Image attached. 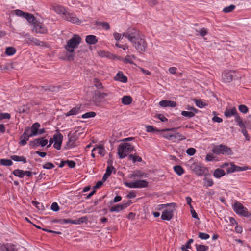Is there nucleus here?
Listing matches in <instances>:
<instances>
[{"label":"nucleus","instance_id":"f257e3e1","mask_svg":"<svg viewBox=\"0 0 251 251\" xmlns=\"http://www.w3.org/2000/svg\"><path fill=\"white\" fill-rule=\"evenodd\" d=\"M122 36L128 39L133 46L139 51L144 52L147 47V43L143 36L132 32L128 30L122 34Z\"/></svg>","mask_w":251,"mask_h":251},{"label":"nucleus","instance_id":"f03ea898","mask_svg":"<svg viewBox=\"0 0 251 251\" xmlns=\"http://www.w3.org/2000/svg\"><path fill=\"white\" fill-rule=\"evenodd\" d=\"M81 41V38L79 35L74 34L66 43L65 50L69 53H73L75 49L78 47Z\"/></svg>","mask_w":251,"mask_h":251},{"label":"nucleus","instance_id":"7ed1b4c3","mask_svg":"<svg viewBox=\"0 0 251 251\" xmlns=\"http://www.w3.org/2000/svg\"><path fill=\"white\" fill-rule=\"evenodd\" d=\"M134 150V147L127 143L120 144L117 149V153L120 158L126 157L129 153Z\"/></svg>","mask_w":251,"mask_h":251},{"label":"nucleus","instance_id":"20e7f679","mask_svg":"<svg viewBox=\"0 0 251 251\" xmlns=\"http://www.w3.org/2000/svg\"><path fill=\"white\" fill-rule=\"evenodd\" d=\"M160 206L162 208L166 207L167 206H170V208L163 211L161 218L163 220L169 221L171 219L173 216V212L176 210L175 203H172L167 204H161Z\"/></svg>","mask_w":251,"mask_h":251},{"label":"nucleus","instance_id":"39448f33","mask_svg":"<svg viewBox=\"0 0 251 251\" xmlns=\"http://www.w3.org/2000/svg\"><path fill=\"white\" fill-rule=\"evenodd\" d=\"M212 152L216 154L230 155L232 154L231 149L224 145H220L215 147Z\"/></svg>","mask_w":251,"mask_h":251},{"label":"nucleus","instance_id":"423d86ee","mask_svg":"<svg viewBox=\"0 0 251 251\" xmlns=\"http://www.w3.org/2000/svg\"><path fill=\"white\" fill-rule=\"evenodd\" d=\"M125 185L129 188H143L148 186V182L146 180H139L132 182H126Z\"/></svg>","mask_w":251,"mask_h":251},{"label":"nucleus","instance_id":"0eeeda50","mask_svg":"<svg viewBox=\"0 0 251 251\" xmlns=\"http://www.w3.org/2000/svg\"><path fill=\"white\" fill-rule=\"evenodd\" d=\"M233 208L234 211L238 215L246 217H249L250 215L247 208L239 202H235L234 203Z\"/></svg>","mask_w":251,"mask_h":251},{"label":"nucleus","instance_id":"6e6552de","mask_svg":"<svg viewBox=\"0 0 251 251\" xmlns=\"http://www.w3.org/2000/svg\"><path fill=\"white\" fill-rule=\"evenodd\" d=\"M33 31L36 33L41 34H45L48 32V29L45 25L38 21L33 25Z\"/></svg>","mask_w":251,"mask_h":251},{"label":"nucleus","instance_id":"1a4fd4ad","mask_svg":"<svg viewBox=\"0 0 251 251\" xmlns=\"http://www.w3.org/2000/svg\"><path fill=\"white\" fill-rule=\"evenodd\" d=\"M69 137L68 141L66 143L67 148H72L76 146V141L78 139L77 135V131H76L74 133H69L68 135Z\"/></svg>","mask_w":251,"mask_h":251},{"label":"nucleus","instance_id":"9d476101","mask_svg":"<svg viewBox=\"0 0 251 251\" xmlns=\"http://www.w3.org/2000/svg\"><path fill=\"white\" fill-rule=\"evenodd\" d=\"M235 74V72L232 71H224L222 75L223 81L225 83L231 82Z\"/></svg>","mask_w":251,"mask_h":251},{"label":"nucleus","instance_id":"9b49d317","mask_svg":"<svg viewBox=\"0 0 251 251\" xmlns=\"http://www.w3.org/2000/svg\"><path fill=\"white\" fill-rule=\"evenodd\" d=\"M64 19L75 24L80 25L81 23V21L75 14L68 12L66 14V16L64 17Z\"/></svg>","mask_w":251,"mask_h":251},{"label":"nucleus","instance_id":"f8f14e48","mask_svg":"<svg viewBox=\"0 0 251 251\" xmlns=\"http://www.w3.org/2000/svg\"><path fill=\"white\" fill-rule=\"evenodd\" d=\"M63 138V135L60 133L53 135V139H54L53 146L56 149L59 150L61 149Z\"/></svg>","mask_w":251,"mask_h":251},{"label":"nucleus","instance_id":"ddd939ff","mask_svg":"<svg viewBox=\"0 0 251 251\" xmlns=\"http://www.w3.org/2000/svg\"><path fill=\"white\" fill-rule=\"evenodd\" d=\"M131 204V202L130 201H129L126 203H124L122 204H117L116 206H112L110 209V212H118L126 208V207L129 206Z\"/></svg>","mask_w":251,"mask_h":251},{"label":"nucleus","instance_id":"4468645a","mask_svg":"<svg viewBox=\"0 0 251 251\" xmlns=\"http://www.w3.org/2000/svg\"><path fill=\"white\" fill-rule=\"evenodd\" d=\"M0 251H18L15 245L12 244L0 243Z\"/></svg>","mask_w":251,"mask_h":251},{"label":"nucleus","instance_id":"2eb2a0df","mask_svg":"<svg viewBox=\"0 0 251 251\" xmlns=\"http://www.w3.org/2000/svg\"><path fill=\"white\" fill-rule=\"evenodd\" d=\"M52 9L58 14L62 15V17L66 16V14L67 13L68 11L66 10L65 8L62 6L56 5L52 7Z\"/></svg>","mask_w":251,"mask_h":251},{"label":"nucleus","instance_id":"dca6fc26","mask_svg":"<svg viewBox=\"0 0 251 251\" xmlns=\"http://www.w3.org/2000/svg\"><path fill=\"white\" fill-rule=\"evenodd\" d=\"M194 172L198 176H202L205 174L207 171L206 168L201 165H196L193 169Z\"/></svg>","mask_w":251,"mask_h":251},{"label":"nucleus","instance_id":"f3484780","mask_svg":"<svg viewBox=\"0 0 251 251\" xmlns=\"http://www.w3.org/2000/svg\"><path fill=\"white\" fill-rule=\"evenodd\" d=\"M224 114L226 117H230L234 116L235 118L236 115H239L235 107L226 108Z\"/></svg>","mask_w":251,"mask_h":251},{"label":"nucleus","instance_id":"a211bd4d","mask_svg":"<svg viewBox=\"0 0 251 251\" xmlns=\"http://www.w3.org/2000/svg\"><path fill=\"white\" fill-rule=\"evenodd\" d=\"M111 93L110 92H101L99 91H97L95 92V96H94V99L96 100H101L104 99L105 97L110 96Z\"/></svg>","mask_w":251,"mask_h":251},{"label":"nucleus","instance_id":"6ab92c4d","mask_svg":"<svg viewBox=\"0 0 251 251\" xmlns=\"http://www.w3.org/2000/svg\"><path fill=\"white\" fill-rule=\"evenodd\" d=\"M159 105L163 107H175L176 103V102L171 100H163L159 102Z\"/></svg>","mask_w":251,"mask_h":251},{"label":"nucleus","instance_id":"aec40b11","mask_svg":"<svg viewBox=\"0 0 251 251\" xmlns=\"http://www.w3.org/2000/svg\"><path fill=\"white\" fill-rule=\"evenodd\" d=\"M136 59L135 55L127 54L125 58H122V61L125 63H129L134 64L133 60Z\"/></svg>","mask_w":251,"mask_h":251},{"label":"nucleus","instance_id":"412c9836","mask_svg":"<svg viewBox=\"0 0 251 251\" xmlns=\"http://www.w3.org/2000/svg\"><path fill=\"white\" fill-rule=\"evenodd\" d=\"M28 40L30 41L29 44H31L32 45L43 46L45 44V42L41 41L38 39L33 37L29 38Z\"/></svg>","mask_w":251,"mask_h":251},{"label":"nucleus","instance_id":"4be33fe9","mask_svg":"<svg viewBox=\"0 0 251 251\" xmlns=\"http://www.w3.org/2000/svg\"><path fill=\"white\" fill-rule=\"evenodd\" d=\"M86 42L89 45L95 44L98 42L96 36L93 35L86 36L85 38Z\"/></svg>","mask_w":251,"mask_h":251},{"label":"nucleus","instance_id":"5701e85b","mask_svg":"<svg viewBox=\"0 0 251 251\" xmlns=\"http://www.w3.org/2000/svg\"><path fill=\"white\" fill-rule=\"evenodd\" d=\"M115 79L123 83H126L127 81V78L124 75L122 72H119L116 76L115 77Z\"/></svg>","mask_w":251,"mask_h":251},{"label":"nucleus","instance_id":"b1692460","mask_svg":"<svg viewBox=\"0 0 251 251\" xmlns=\"http://www.w3.org/2000/svg\"><path fill=\"white\" fill-rule=\"evenodd\" d=\"M40 127V125L39 123L36 122L33 124L32 126L30 127L32 135L31 136H36L38 135V130Z\"/></svg>","mask_w":251,"mask_h":251},{"label":"nucleus","instance_id":"393cba45","mask_svg":"<svg viewBox=\"0 0 251 251\" xmlns=\"http://www.w3.org/2000/svg\"><path fill=\"white\" fill-rule=\"evenodd\" d=\"M80 111V106H75L70 110H69L68 112L65 114L66 116H70L73 115H75L79 113Z\"/></svg>","mask_w":251,"mask_h":251},{"label":"nucleus","instance_id":"a878e982","mask_svg":"<svg viewBox=\"0 0 251 251\" xmlns=\"http://www.w3.org/2000/svg\"><path fill=\"white\" fill-rule=\"evenodd\" d=\"M24 18L32 25L37 21L34 15L29 13L26 12Z\"/></svg>","mask_w":251,"mask_h":251},{"label":"nucleus","instance_id":"bb28decb","mask_svg":"<svg viewBox=\"0 0 251 251\" xmlns=\"http://www.w3.org/2000/svg\"><path fill=\"white\" fill-rule=\"evenodd\" d=\"M147 176V174L141 171H136L131 175L130 177L133 178H136V177H146Z\"/></svg>","mask_w":251,"mask_h":251},{"label":"nucleus","instance_id":"cd10ccee","mask_svg":"<svg viewBox=\"0 0 251 251\" xmlns=\"http://www.w3.org/2000/svg\"><path fill=\"white\" fill-rule=\"evenodd\" d=\"M235 121L241 129L246 128L245 122H243L239 115H236Z\"/></svg>","mask_w":251,"mask_h":251},{"label":"nucleus","instance_id":"c85d7f7f","mask_svg":"<svg viewBox=\"0 0 251 251\" xmlns=\"http://www.w3.org/2000/svg\"><path fill=\"white\" fill-rule=\"evenodd\" d=\"M95 25L97 26H101L102 28L105 30H108L110 28V25L107 22H102L100 21H96Z\"/></svg>","mask_w":251,"mask_h":251},{"label":"nucleus","instance_id":"c756f323","mask_svg":"<svg viewBox=\"0 0 251 251\" xmlns=\"http://www.w3.org/2000/svg\"><path fill=\"white\" fill-rule=\"evenodd\" d=\"M94 151H95L96 152L98 153L101 156L105 155V150L103 146L99 145L96 147L93 148Z\"/></svg>","mask_w":251,"mask_h":251},{"label":"nucleus","instance_id":"7c9ffc66","mask_svg":"<svg viewBox=\"0 0 251 251\" xmlns=\"http://www.w3.org/2000/svg\"><path fill=\"white\" fill-rule=\"evenodd\" d=\"M122 103L124 105H129L132 101V98L130 96H124L121 99Z\"/></svg>","mask_w":251,"mask_h":251},{"label":"nucleus","instance_id":"2f4dec72","mask_svg":"<svg viewBox=\"0 0 251 251\" xmlns=\"http://www.w3.org/2000/svg\"><path fill=\"white\" fill-rule=\"evenodd\" d=\"M54 222L59 223L60 224H62V225L65 224H68V223H71V224H76L75 221L74 220H72L70 219L55 220L54 221Z\"/></svg>","mask_w":251,"mask_h":251},{"label":"nucleus","instance_id":"473e14b6","mask_svg":"<svg viewBox=\"0 0 251 251\" xmlns=\"http://www.w3.org/2000/svg\"><path fill=\"white\" fill-rule=\"evenodd\" d=\"M10 158L13 160L17 162L21 161L23 162L24 163H25L27 162L25 157L23 156H20L18 155H12L11 156Z\"/></svg>","mask_w":251,"mask_h":251},{"label":"nucleus","instance_id":"72a5a7b5","mask_svg":"<svg viewBox=\"0 0 251 251\" xmlns=\"http://www.w3.org/2000/svg\"><path fill=\"white\" fill-rule=\"evenodd\" d=\"M225 175V171L221 169H217L215 170L213 173V176L216 178H220Z\"/></svg>","mask_w":251,"mask_h":251},{"label":"nucleus","instance_id":"f704fd0d","mask_svg":"<svg viewBox=\"0 0 251 251\" xmlns=\"http://www.w3.org/2000/svg\"><path fill=\"white\" fill-rule=\"evenodd\" d=\"M174 170L178 176H181L184 173V169L179 165L175 166L174 167Z\"/></svg>","mask_w":251,"mask_h":251},{"label":"nucleus","instance_id":"c9c22d12","mask_svg":"<svg viewBox=\"0 0 251 251\" xmlns=\"http://www.w3.org/2000/svg\"><path fill=\"white\" fill-rule=\"evenodd\" d=\"M108 163L109 164V165L107 167L106 172L105 174L109 176L111 175L113 171H114V173H115L116 170L114 168V167L109 163V161H108Z\"/></svg>","mask_w":251,"mask_h":251},{"label":"nucleus","instance_id":"e433bc0d","mask_svg":"<svg viewBox=\"0 0 251 251\" xmlns=\"http://www.w3.org/2000/svg\"><path fill=\"white\" fill-rule=\"evenodd\" d=\"M13 174L20 178H23L24 176V171L20 169H15L13 171Z\"/></svg>","mask_w":251,"mask_h":251},{"label":"nucleus","instance_id":"4c0bfd02","mask_svg":"<svg viewBox=\"0 0 251 251\" xmlns=\"http://www.w3.org/2000/svg\"><path fill=\"white\" fill-rule=\"evenodd\" d=\"M29 137H30L29 135H27L26 134L25 135V133H23V134L20 137V144L22 145H25L26 144L27 141L28 140Z\"/></svg>","mask_w":251,"mask_h":251},{"label":"nucleus","instance_id":"58836bf2","mask_svg":"<svg viewBox=\"0 0 251 251\" xmlns=\"http://www.w3.org/2000/svg\"><path fill=\"white\" fill-rule=\"evenodd\" d=\"M0 164L5 166H10L13 164V162L10 159H1L0 160Z\"/></svg>","mask_w":251,"mask_h":251},{"label":"nucleus","instance_id":"ea45409f","mask_svg":"<svg viewBox=\"0 0 251 251\" xmlns=\"http://www.w3.org/2000/svg\"><path fill=\"white\" fill-rule=\"evenodd\" d=\"M16 52V50L14 48L12 47H7L6 49L5 53L8 56H11L14 54Z\"/></svg>","mask_w":251,"mask_h":251},{"label":"nucleus","instance_id":"a19ab883","mask_svg":"<svg viewBox=\"0 0 251 251\" xmlns=\"http://www.w3.org/2000/svg\"><path fill=\"white\" fill-rule=\"evenodd\" d=\"M197 251H206L208 250V246L203 245H196Z\"/></svg>","mask_w":251,"mask_h":251},{"label":"nucleus","instance_id":"79ce46f5","mask_svg":"<svg viewBox=\"0 0 251 251\" xmlns=\"http://www.w3.org/2000/svg\"><path fill=\"white\" fill-rule=\"evenodd\" d=\"M194 102L196 105L199 108H203L206 105V104L201 100L194 99Z\"/></svg>","mask_w":251,"mask_h":251},{"label":"nucleus","instance_id":"37998d69","mask_svg":"<svg viewBox=\"0 0 251 251\" xmlns=\"http://www.w3.org/2000/svg\"><path fill=\"white\" fill-rule=\"evenodd\" d=\"M129 159L132 160L134 163L136 162H140L142 161V158L141 157L132 154H130L129 156Z\"/></svg>","mask_w":251,"mask_h":251},{"label":"nucleus","instance_id":"c03bdc74","mask_svg":"<svg viewBox=\"0 0 251 251\" xmlns=\"http://www.w3.org/2000/svg\"><path fill=\"white\" fill-rule=\"evenodd\" d=\"M96 114L94 112H87L82 115V118L83 119H87L91 117H94Z\"/></svg>","mask_w":251,"mask_h":251},{"label":"nucleus","instance_id":"a18cd8bd","mask_svg":"<svg viewBox=\"0 0 251 251\" xmlns=\"http://www.w3.org/2000/svg\"><path fill=\"white\" fill-rule=\"evenodd\" d=\"M181 115L188 118H192L195 116L194 112L186 111H182L181 112Z\"/></svg>","mask_w":251,"mask_h":251},{"label":"nucleus","instance_id":"49530a36","mask_svg":"<svg viewBox=\"0 0 251 251\" xmlns=\"http://www.w3.org/2000/svg\"><path fill=\"white\" fill-rule=\"evenodd\" d=\"M94 85L98 89H102L103 86L102 83L97 79H95L94 80Z\"/></svg>","mask_w":251,"mask_h":251},{"label":"nucleus","instance_id":"de8ad7c7","mask_svg":"<svg viewBox=\"0 0 251 251\" xmlns=\"http://www.w3.org/2000/svg\"><path fill=\"white\" fill-rule=\"evenodd\" d=\"M235 8L234 5H230L229 6L226 7L223 9V12L225 13H229L232 11Z\"/></svg>","mask_w":251,"mask_h":251},{"label":"nucleus","instance_id":"09e8293b","mask_svg":"<svg viewBox=\"0 0 251 251\" xmlns=\"http://www.w3.org/2000/svg\"><path fill=\"white\" fill-rule=\"evenodd\" d=\"M173 137L177 140L180 141L185 139V137L179 133H176L174 134Z\"/></svg>","mask_w":251,"mask_h":251},{"label":"nucleus","instance_id":"8fccbe9b","mask_svg":"<svg viewBox=\"0 0 251 251\" xmlns=\"http://www.w3.org/2000/svg\"><path fill=\"white\" fill-rule=\"evenodd\" d=\"M198 237L201 239L207 240L208 238H209L210 236L209 234H208L207 233H205L203 232H200L199 233Z\"/></svg>","mask_w":251,"mask_h":251},{"label":"nucleus","instance_id":"3c124183","mask_svg":"<svg viewBox=\"0 0 251 251\" xmlns=\"http://www.w3.org/2000/svg\"><path fill=\"white\" fill-rule=\"evenodd\" d=\"M238 108L239 111L243 113H247L248 112V108L245 105H240Z\"/></svg>","mask_w":251,"mask_h":251},{"label":"nucleus","instance_id":"603ef678","mask_svg":"<svg viewBox=\"0 0 251 251\" xmlns=\"http://www.w3.org/2000/svg\"><path fill=\"white\" fill-rule=\"evenodd\" d=\"M10 114L7 113H0V120L2 119H9L10 118Z\"/></svg>","mask_w":251,"mask_h":251},{"label":"nucleus","instance_id":"864d4df0","mask_svg":"<svg viewBox=\"0 0 251 251\" xmlns=\"http://www.w3.org/2000/svg\"><path fill=\"white\" fill-rule=\"evenodd\" d=\"M195 30L196 32H199L200 35L201 36H204L207 33V31L205 28H201L199 30L198 29H195Z\"/></svg>","mask_w":251,"mask_h":251},{"label":"nucleus","instance_id":"5fc2aeb1","mask_svg":"<svg viewBox=\"0 0 251 251\" xmlns=\"http://www.w3.org/2000/svg\"><path fill=\"white\" fill-rule=\"evenodd\" d=\"M54 167V165L51 162H47L43 165V168L46 169H51Z\"/></svg>","mask_w":251,"mask_h":251},{"label":"nucleus","instance_id":"6e6d98bb","mask_svg":"<svg viewBox=\"0 0 251 251\" xmlns=\"http://www.w3.org/2000/svg\"><path fill=\"white\" fill-rule=\"evenodd\" d=\"M245 124L248 128L251 129V115H249L245 121Z\"/></svg>","mask_w":251,"mask_h":251},{"label":"nucleus","instance_id":"4d7b16f0","mask_svg":"<svg viewBox=\"0 0 251 251\" xmlns=\"http://www.w3.org/2000/svg\"><path fill=\"white\" fill-rule=\"evenodd\" d=\"M39 145H41L42 147L45 146L48 142L47 139H44V138H39Z\"/></svg>","mask_w":251,"mask_h":251},{"label":"nucleus","instance_id":"13d9d810","mask_svg":"<svg viewBox=\"0 0 251 251\" xmlns=\"http://www.w3.org/2000/svg\"><path fill=\"white\" fill-rule=\"evenodd\" d=\"M248 169L247 166L239 167L235 165V172L246 171Z\"/></svg>","mask_w":251,"mask_h":251},{"label":"nucleus","instance_id":"bf43d9fd","mask_svg":"<svg viewBox=\"0 0 251 251\" xmlns=\"http://www.w3.org/2000/svg\"><path fill=\"white\" fill-rule=\"evenodd\" d=\"M24 133H25V135H29L30 137H33V136H31L32 135V133L31 132V130L30 129V127H26L25 129Z\"/></svg>","mask_w":251,"mask_h":251},{"label":"nucleus","instance_id":"052dcab7","mask_svg":"<svg viewBox=\"0 0 251 251\" xmlns=\"http://www.w3.org/2000/svg\"><path fill=\"white\" fill-rule=\"evenodd\" d=\"M196 151L195 149L193 148H189L186 150L187 154L190 156L193 155L195 153Z\"/></svg>","mask_w":251,"mask_h":251},{"label":"nucleus","instance_id":"680f3d73","mask_svg":"<svg viewBox=\"0 0 251 251\" xmlns=\"http://www.w3.org/2000/svg\"><path fill=\"white\" fill-rule=\"evenodd\" d=\"M25 13L26 12H24L20 10L17 9L15 10V14L19 17H22L24 18Z\"/></svg>","mask_w":251,"mask_h":251},{"label":"nucleus","instance_id":"e2e57ef3","mask_svg":"<svg viewBox=\"0 0 251 251\" xmlns=\"http://www.w3.org/2000/svg\"><path fill=\"white\" fill-rule=\"evenodd\" d=\"M29 145L33 147L38 146L39 145V138L30 141Z\"/></svg>","mask_w":251,"mask_h":251},{"label":"nucleus","instance_id":"0e129e2a","mask_svg":"<svg viewBox=\"0 0 251 251\" xmlns=\"http://www.w3.org/2000/svg\"><path fill=\"white\" fill-rule=\"evenodd\" d=\"M51 209L54 211H58L59 209L58 204L56 202H53L51 205Z\"/></svg>","mask_w":251,"mask_h":251},{"label":"nucleus","instance_id":"69168bd1","mask_svg":"<svg viewBox=\"0 0 251 251\" xmlns=\"http://www.w3.org/2000/svg\"><path fill=\"white\" fill-rule=\"evenodd\" d=\"M204 181L205 182V184L207 187H210L213 184V180L211 179L205 178Z\"/></svg>","mask_w":251,"mask_h":251},{"label":"nucleus","instance_id":"338daca9","mask_svg":"<svg viewBox=\"0 0 251 251\" xmlns=\"http://www.w3.org/2000/svg\"><path fill=\"white\" fill-rule=\"evenodd\" d=\"M235 172V165L231 163L230 166L227 169V173H231Z\"/></svg>","mask_w":251,"mask_h":251},{"label":"nucleus","instance_id":"774afa93","mask_svg":"<svg viewBox=\"0 0 251 251\" xmlns=\"http://www.w3.org/2000/svg\"><path fill=\"white\" fill-rule=\"evenodd\" d=\"M148 4L151 6H155L158 4V0H146Z\"/></svg>","mask_w":251,"mask_h":251}]
</instances>
